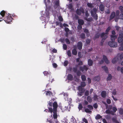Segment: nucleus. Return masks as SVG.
Masks as SVG:
<instances>
[{
    "instance_id": "39",
    "label": "nucleus",
    "mask_w": 123,
    "mask_h": 123,
    "mask_svg": "<svg viewBox=\"0 0 123 123\" xmlns=\"http://www.w3.org/2000/svg\"><path fill=\"white\" fill-rule=\"evenodd\" d=\"M43 74L45 75H46L48 74L50 75L51 74V73L50 72H48L45 71H44L43 73Z\"/></svg>"
},
{
    "instance_id": "38",
    "label": "nucleus",
    "mask_w": 123,
    "mask_h": 123,
    "mask_svg": "<svg viewBox=\"0 0 123 123\" xmlns=\"http://www.w3.org/2000/svg\"><path fill=\"white\" fill-rule=\"evenodd\" d=\"M87 6L90 8H92L93 7L92 5V4L91 3H87Z\"/></svg>"
},
{
    "instance_id": "35",
    "label": "nucleus",
    "mask_w": 123,
    "mask_h": 123,
    "mask_svg": "<svg viewBox=\"0 0 123 123\" xmlns=\"http://www.w3.org/2000/svg\"><path fill=\"white\" fill-rule=\"evenodd\" d=\"M85 19L87 21L91 22L92 20V18H88L87 17Z\"/></svg>"
},
{
    "instance_id": "48",
    "label": "nucleus",
    "mask_w": 123,
    "mask_h": 123,
    "mask_svg": "<svg viewBox=\"0 0 123 123\" xmlns=\"http://www.w3.org/2000/svg\"><path fill=\"white\" fill-rule=\"evenodd\" d=\"M67 55L69 56H71V51L70 50H68L67 52Z\"/></svg>"
},
{
    "instance_id": "42",
    "label": "nucleus",
    "mask_w": 123,
    "mask_h": 123,
    "mask_svg": "<svg viewBox=\"0 0 123 123\" xmlns=\"http://www.w3.org/2000/svg\"><path fill=\"white\" fill-rule=\"evenodd\" d=\"M87 107L91 111L93 109L92 106L91 105H88L87 106Z\"/></svg>"
},
{
    "instance_id": "37",
    "label": "nucleus",
    "mask_w": 123,
    "mask_h": 123,
    "mask_svg": "<svg viewBox=\"0 0 123 123\" xmlns=\"http://www.w3.org/2000/svg\"><path fill=\"white\" fill-rule=\"evenodd\" d=\"M85 111L87 113H90L92 111L88 108H86L85 110Z\"/></svg>"
},
{
    "instance_id": "45",
    "label": "nucleus",
    "mask_w": 123,
    "mask_h": 123,
    "mask_svg": "<svg viewBox=\"0 0 123 123\" xmlns=\"http://www.w3.org/2000/svg\"><path fill=\"white\" fill-rule=\"evenodd\" d=\"M52 93L50 91H47L46 95H52Z\"/></svg>"
},
{
    "instance_id": "2",
    "label": "nucleus",
    "mask_w": 123,
    "mask_h": 123,
    "mask_svg": "<svg viewBox=\"0 0 123 123\" xmlns=\"http://www.w3.org/2000/svg\"><path fill=\"white\" fill-rule=\"evenodd\" d=\"M96 59L99 61V63L100 64L103 63L104 61L106 64H108L110 62L107 59L106 57L104 55H103V58L101 59V61H100V58L98 56L96 57Z\"/></svg>"
},
{
    "instance_id": "59",
    "label": "nucleus",
    "mask_w": 123,
    "mask_h": 123,
    "mask_svg": "<svg viewBox=\"0 0 123 123\" xmlns=\"http://www.w3.org/2000/svg\"><path fill=\"white\" fill-rule=\"evenodd\" d=\"M121 13L119 16V17L120 18L123 19V13Z\"/></svg>"
},
{
    "instance_id": "56",
    "label": "nucleus",
    "mask_w": 123,
    "mask_h": 123,
    "mask_svg": "<svg viewBox=\"0 0 123 123\" xmlns=\"http://www.w3.org/2000/svg\"><path fill=\"white\" fill-rule=\"evenodd\" d=\"M63 48L64 49L66 50L67 48L66 45L65 44H63Z\"/></svg>"
},
{
    "instance_id": "46",
    "label": "nucleus",
    "mask_w": 123,
    "mask_h": 123,
    "mask_svg": "<svg viewBox=\"0 0 123 123\" xmlns=\"http://www.w3.org/2000/svg\"><path fill=\"white\" fill-rule=\"evenodd\" d=\"M58 18L59 20L60 21H63V18L61 16H58Z\"/></svg>"
},
{
    "instance_id": "62",
    "label": "nucleus",
    "mask_w": 123,
    "mask_h": 123,
    "mask_svg": "<svg viewBox=\"0 0 123 123\" xmlns=\"http://www.w3.org/2000/svg\"><path fill=\"white\" fill-rule=\"evenodd\" d=\"M106 102L108 104H109L111 103V100L109 99H107L106 100Z\"/></svg>"
},
{
    "instance_id": "41",
    "label": "nucleus",
    "mask_w": 123,
    "mask_h": 123,
    "mask_svg": "<svg viewBox=\"0 0 123 123\" xmlns=\"http://www.w3.org/2000/svg\"><path fill=\"white\" fill-rule=\"evenodd\" d=\"M68 9H71L72 10V9L73 6L72 5L70 4H69L68 6Z\"/></svg>"
},
{
    "instance_id": "23",
    "label": "nucleus",
    "mask_w": 123,
    "mask_h": 123,
    "mask_svg": "<svg viewBox=\"0 0 123 123\" xmlns=\"http://www.w3.org/2000/svg\"><path fill=\"white\" fill-rule=\"evenodd\" d=\"M100 10L101 11H103L104 10V6L102 4H101L99 6Z\"/></svg>"
},
{
    "instance_id": "19",
    "label": "nucleus",
    "mask_w": 123,
    "mask_h": 123,
    "mask_svg": "<svg viewBox=\"0 0 123 123\" xmlns=\"http://www.w3.org/2000/svg\"><path fill=\"white\" fill-rule=\"evenodd\" d=\"M101 95L102 97L104 98L106 96V92L105 91H102L101 93Z\"/></svg>"
},
{
    "instance_id": "25",
    "label": "nucleus",
    "mask_w": 123,
    "mask_h": 123,
    "mask_svg": "<svg viewBox=\"0 0 123 123\" xmlns=\"http://www.w3.org/2000/svg\"><path fill=\"white\" fill-rule=\"evenodd\" d=\"M102 68L104 70L106 73H108V68L104 66L102 67Z\"/></svg>"
},
{
    "instance_id": "50",
    "label": "nucleus",
    "mask_w": 123,
    "mask_h": 123,
    "mask_svg": "<svg viewBox=\"0 0 123 123\" xmlns=\"http://www.w3.org/2000/svg\"><path fill=\"white\" fill-rule=\"evenodd\" d=\"M78 108L79 110H81L82 108V106L81 104H80L79 105Z\"/></svg>"
},
{
    "instance_id": "49",
    "label": "nucleus",
    "mask_w": 123,
    "mask_h": 123,
    "mask_svg": "<svg viewBox=\"0 0 123 123\" xmlns=\"http://www.w3.org/2000/svg\"><path fill=\"white\" fill-rule=\"evenodd\" d=\"M93 99L94 100H96L98 99V96L96 95H94L93 96Z\"/></svg>"
},
{
    "instance_id": "18",
    "label": "nucleus",
    "mask_w": 123,
    "mask_h": 123,
    "mask_svg": "<svg viewBox=\"0 0 123 123\" xmlns=\"http://www.w3.org/2000/svg\"><path fill=\"white\" fill-rule=\"evenodd\" d=\"M68 79L70 80H72L73 79V76L71 74H69L67 76Z\"/></svg>"
},
{
    "instance_id": "58",
    "label": "nucleus",
    "mask_w": 123,
    "mask_h": 123,
    "mask_svg": "<svg viewBox=\"0 0 123 123\" xmlns=\"http://www.w3.org/2000/svg\"><path fill=\"white\" fill-rule=\"evenodd\" d=\"M99 34L98 33H97L95 35V38H98L99 37Z\"/></svg>"
},
{
    "instance_id": "1",
    "label": "nucleus",
    "mask_w": 123,
    "mask_h": 123,
    "mask_svg": "<svg viewBox=\"0 0 123 123\" xmlns=\"http://www.w3.org/2000/svg\"><path fill=\"white\" fill-rule=\"evenodd\" d=\"M53 117L54 119V121L55 122V123H59L57 119V113L56 108L57 107V105L56 102H54L53 104Z\"/></svg>"
},
{
    "instance_id": "8",
    "label": "nucleus",
    "mask_w": 123,
    "mask_h": 123,
    "mask_svg": "<svg viewBox=\"0 0 123 123\" xmlns=\"http://www.w3.org/2000/svg\"><path fill=\"white\" fill-rule=\"evenodd\" d=\"M123 33H121L119 34V36L118 38V42L119 43H121L123 41ZM121 46H123V42L121 43Z\"/></svg>"
},
{
    "instance_id": "6",
    "label": "nucleus",
    "mask_w": 123,
    "mask_h": 123,
    "mask_svg": "<svg viewBox=\"0 0 123 123\" xmlns=\"http://www.w3.org/2000/svg\"><path fill=\"white\" fill-rule=\"evenodd\" d=\"M42 12L43 14H42V16L40 17V19H42V18H43V19H45L46 18H47V20H48V18H49V12L47 10L46 11L44 14L43 13L44 12L43 11Z\"/></svg>"
},
{
    "instance_id": "47",
    "label": "nucleus",
    "mask_w": 123,
    "mask_h": 123,
    "mask_svg": "<svg viewBox=\"0 0 123 123\" xmlns=\"http://www.w3.org/2000/svg\"><path fill=\"white\" fill-rule=\"evenodd\" d=\"M119 9L121 11V13H123V7L122 6H120L119 7Z\"/></svg>"
},
{
    "instance_id": "55",
    "label": "nucleus",
    "mask_w": 123,
    "mask_h": 123,
    "mask_svg": "<svg viewBox=\"0 0 123 123\" xmlns=\"http://www.w3.org/2000/svg\"><path fill=\"white\" fill-rule=\"evenodd\" d=\"M81 25H78L77 28L78 29L80 30L82 29V26H81Z\"/></svg>"
},
{
    "instance_id": "44",
    "label": "nucleus",
    "mask_w": 123,
    "mask_h": 123,
    "mask_svg": "<svg viewBox=\"0 0 123 123\" xmlns=\"http://www.w3.org/2000/svg\"><path fill=\"white\" fill-rule=\"evenodd\" d=\"M119 113L121 114H123V110L122 109L120 108L119 110Z\"/></svg>"
},
{
    "instance_id": "27",
    "label": "nucleus",
    "mask_w": 123,
    "mask_h": 123,
    "mask_svg": "<svg viewBox=\"0 0 123 123\" xmlns=\"http://www.w3.org/2000/svg\"><path fill=\"white\" fill-rule=\"evenodd\" d=\"M88 63L89 66H91L93 63V61L91 59H89L88 61Z\"/></svg>"
},
{
    "instance_id": "10",
    "label": "nucleus",
    "mask_w": 123,
    "mask_h": 123,
    "mask_svg": "<svg viewBox=\"0 0 123 123\" xmlns=\"http://www.w3.org/2000/svg\"><path fill=\"white\" fill-rule=\"evenodd\" d=\"M10 15V14L8 15L7 17H6V18H7L6 20L5 19V20H4L7 23L10 24L11 23V22L12 21V18L11 16Z\"/></svg>"
},
{
    "instance_id": "12",
    "label": "nucleus",
    "mask_w": 123,
    "mask_h": 123,
    "mask_svg": "<svg viewBox=\"0 0 123 123\" xmlns=\"http://www.w3.org/2000/svg\"><path fill=\"white\" fill-rule=\"evenodd\" d=\"M76 13L78 15H81V13H84V10L82 8H80V9H77L76 10Z\"/></svg>"
},
{
    "instance_id": "22",
    "label": "nucleus",
    "mask_w": 123,
    "mask_h": 123,
    "mask_svg": "<svg viewBox=\"0 0 123 123\" xmlns=\"http://www.w3.org/2000/svg\"><path fill=\"white\" fill-rule=\"evenodd\" d=\"M78 22L79 25H83L84 23V21L83 20L81 19H78Z\"/></svg>"
},
{
    "instance_id": "61",
    "label": "nucleus",
    "mask_w": 123,
    "mask_h": 123,
    "mask_svg": "<svg viewBox=\"0 0 123 123\" xmlns=\"http://www.w3.org/2000/svg\"><path fill=\"white\" fill-rule=\"evenodd\" d=\"M83 121L85 123H88V122L87 120L85 118H84L83 119Z\"/></svg>"
},
{
    "instance_id": "32",
    "label": "nucleus",
    "mask_w": 123,
    "mask_h": 123,
    "mask_svg": "<svg viewBox=\"0 0 123 123\" xmlns=\"http://www.w3.org/2000/svg\"><path fill=\"white\" fill-rule=\"evenodd\" d=\"M87 100L90 103L92 101V99L90 96H88L87 97Z\"/></svg>"
},
{
    "instance_id": "31",
    "label": "nucleus",
    "mask_w": 123,
    "mask_h": 123,
    "mask_svg": "<svg viewBox=\"0 0 123 123\" xmlns=\"http://www.w3.org/2000/svg\"><path fill=\"white\" fill-rule=\"evenodd\" d=\"M72 53L73 54L76 55L77 54V52L76 49H74L72 50Z\"/></svg>"
},
{
    "instance_id": "14",
    "label": "nucleus",
    "mask_w": 123,
    "mask_h": 123,
    "mask_svg": "<svg viewBox=\"0 0 123 123\" xmlns=\"http://www.w3.org/2000/svg\"><path fill=\"white\" fill-rule=\"evenodd\" d=\"M116 16L115 15V13L114 12H112L111 13V14L110 16V17L109 20H111L114 18Z\"/></svg>"
},
{
    "instance_id": "3",
    "label": "nucleus",
    "mask_w": 123,
    "mask_h": 123,
    "mask_svg": "<svg viewBox=\"0 0 123 123\" xmlns=\"http://www.w3.org/2000/svg\"><path fill=\"white\" fill-rule=\"evenodd\" d=\"M111 29V27H108L106 30L105 33H103L100 36L102 38V41L103 42V40H105L108 37L107 35H105L107 34H108V32Z\"/></svg>"
},
{
    "instance_id": "51",
    "label": "nucleus",
    "mask_w": 123,
    "mask_h": 123,
    "mask_svg": "<svg viewBox=\"0 0 123 123\" xmlns=\"http://www.w3.org/2000/svg\"><path fill=\"white\" fill-rule=\"evenodd\" d=\"M95 109H97L98 107V105L97 103H95L93 105Z\"/></svg>"
},
{
    "instance_id": "52",
    "label": "nucleus",
    "mask_w": 123,
    "mask_h": 123,
    "mask_svg": "<svg viewBox=\"0 0 123 123\" xmlns=\"http://www.w3.org/2000/svg\"><path fill=\"white\" fill-rule=\"evenodd\" d=\"M119 14V11L118 10H117L116 12V16H118Z\"/></svg>"
},
{
    "instance_id": "54",
    "label": "nucleus",
    "mask_w": 123,
    "mask_h": 123,
    "mask_svg": "<svg viewBox=\"0 0 123 123\" xmlns=\"http://www.w3.org/2000/svg\"><path fill=\"white\" fill-rule=\"evenodd\" d=\"M66 42L68 44H69L70 43L69 40L68 38H66L65 40Z\"/></svg>"
},
{
    "instance_id": "64",
    "label": "nucleus",
    "mask_w": 123,
    "mask_h": 123,
    "mask_svg": "<svg viewBox=\"0 0 123 123\" xmlns=\"http://www.w3.org/2000/svg\"><path fill=\"white\" fill-rule=\"evenodd\" d=\"M89 94V91L87 90H86L85 92V95L86 96H87Z\"/></svg>"
},
{
    "instance_id": "28",
    "label": "nucleus",
    "mask_w": 123,
    "mask_h": 123,
    "mask_svg": "<svg viewBox=\"0 0 123 123\" xmlns=\"http://www.w3.org/2000/svg\"><path fill=\"white\" fill-rule=\"evenodd\" d=\"M112 78V76L111 74H109L108 75V76L107 78V81H110L111 80Z\"/></svg>"
},
{
    "instance_id": "33",
    "label": "nucleus",
    "mask_w": 123,
    "mask_h": 123,
    "mask_svg": "<svg viewBox=\"0 0 123 123\" xmlns=\"http://www.w3.org/2000/svg\"><path fill=\"white\" fill-rule=\"evenodd\" d=\"M81 78L83 81H85L86 79L85 76L84 75H82L81 76Z\"/></svg>"
},
{
    "instance_id": "24",
    "label": "nucleus",
    "mask_w": 123,
    "mask_h": 123,
    "mask_svg": "<svg viewBox=\"0 0 123 123\" xmlns=\"http://www.w3.org/2000/svg\"><path fill=\"white\" fill-rule=\"evenodd\" d=\"M63 96H64V98L66 100H68V94L67 93H65L63 94Z\"/></svg>"
},
{
    "instance_id": "17",
    "label": "nucleus",
    "mask_w": 123,
    "mask_h": 123,
    "mask_svg": "<svg viewBox=\"0 0 123 123\" xmlns=\"http://www.w3.org/2000/svg\"><path fill=\"white\" fill-rule=\"evenodd\" d=\"M111 39L112 42H115V39L117 38V36L116 35H111Z\"/></svg>"
},
{
    "instance_id": "9",
    "label": "nucleus",
    "mask_w": 123,
    "mask_h": 123,
    "mask_svg": "<svg viewBox=\"0 0 123 123\" xmlns=\"http://www.w3.org/2000/svg\"><path fill=\"white\" fill-rule=\"evenodd\" d=\"M109 45L111 47L116 48L117 46V44L115 42L110 41L108 43Z\"/></svg>"
},
{
    "instance_id": "15",
    "label": "nucleus",
    "mask_w": 123,
    "mask_h": 123,
    "mask_svg": "<svg viewBox=\"0 0 123 123\" xmlns=\"http://www.w3.org/2000/svg\"><path fill=\"white\" fill-rule=\"evenodd\" d=\"M82 44L81 42H79L77 43V47L79 50H81L82 48Z\"/></svg>"
},
{
    "instance_id": "57",
    "label": "nucleus",
    "mask_w": 123,
    "mask_h": 123,
    "mask_svg": "<svg viewBox=\"0 0 123 123\" xmlns=\"http://www.w3.org/2000/svg\"><path fill=\"white\" fill-rule=\"evenodd\" d=\"M80 37L81 38H84L85 37V35L84 33H82L80 35Z\"/></svg>"
},
{
    "instance_id": "20",
    "label": "nucleus",
    "mask_w": 123,
    "mask_h": 123,
    "mask_svg": "<svg viewBox=\"0 0 123 123\" xmlns=\"http://www.w3.org/2000/svg\"><path fill=\"white\" fill-rule=\"evenodd\" d=\"M105 112L107 114H111L112 115H114V113L112 112V111H110L109 110H107L105 111Z\"/></svg>"
},
{
    "instance_id": "7",
    "label": "nucleus",
    "mask_w": 123,
    "mask_h": 123,
    "mask_svg": "<svg viewBox=\"0 0 123 123\" xmlns=\"http://www.w3.org/2000/svg\"><path fill=\"white\" fill-rule=\"evenodd\" d=\"M78 90L79 92H78V95L80 96H81L82 95V93L85 91V90L84 88H82L80 86H79L78 87Z\"/></svg>"
},
{
    "instance_id": "43",
    "label": "nucleus",
    "mask_w": 123,
    "mask_h": 123,
    "mask_svg": "<svg viewBox=\"0 0 123 123\" xmlns=\"http://www.w3.org/2000/svg\"><path fill=\"white\" fill-rule=\"evenodd\" d=\"M68 62L67 61H65L63 65L64 66H66L68 64Z\"/></svg>"
},
{
    "instance_id": "29",
    "label": "nucleus",
    "mask_w": 123,
    "mask_h": 123,
    "mask_svg": "<svg viewBox=\"0 0 123 123\" xmlns=\"http://www.w3.org/2000/svg\"><path fill=\"white\" fill-rule=\"evenodd\" d=\"M112 121L116 123H119V122H118L117 119V118L116 117H113L112 119Z\"/></svg>"
},
{
    "instance_id": "60",
    "label": "nucleus",
    "mask_w": 123,
    "mask_h": 123,
    "mask_svg": "<svg viewBox=\"0 0 123 123\" xmlns=\"http://www.w3.org/2000/svg\"><path fill=\"white\" fill-rule=\"evenodd\" d=\"M90 42V40L89 39H87L86 40V43L87 44H89Z\"/></svg>"
},
{
    "instance_id": "40",
    "label": "nucleus",
    "mask_w": 123,
    "mask_h": 123,
    "mask_svg": "<svg viewBox=\"0 0 123 123\" xmlns=\"http://www.w3.org/2000/svg\"><path fill=\"white\" fill-rule=\"evenodd\" d=\"M86 85V84L85 82H82L81 83V87L82 88V87H85Z\"/></svg>"
},
{
    "instance_id": "36",
    "label": "nucleus",
    "mask_w": 123,
    "mask_h": 123,
    "mask_svg": "<svg viewBox=\"0 0 123 123\" xmlns=\"http://www.w3.org/2000/svg\"><path fill=\"white\" fill-rule=\"evenodd\" d=\"M102 118V117L99 115L98 114L95 117V118L97 120L99 119Z\"/></svg>"
},
{
    "instance_id": "63",
    "label": "nucleus",
    "mask_w": 123,
    "mask_h": 123,
    "mask_svg": "<svg viewBox=\"0 0 123 123\" xmlns=\"http://www.w3.org/2000/svg\"><path fill=\"white\" fill-rule=\"evenodd\" d=\"M112 94L113 95H115L116 94V91L115 89H114L112 91Z\"/></svg>"
},
{
    "instance_id": "34",
    "label": "nucleus",
    "mask_w": 123,
    "mask_h": 123,
    "mask_svg": "<svg viewBox=\"0 0 123 123\" xmlns=\"http://www.w3.org/2000/svg\"><path fill=\"white\" fill-rule=\"evenodd\" d=\"M100 79V77L99 76H97L94 78L93 80L95 81H98Z\"/></svg>"
},
{
    "instance_id": "16",
    "label": "nucleus",
    "mask_w": 123,
    "mask_h": 123,
    "mask_svg": "<svg viewBox=\"0 0 123 123\" xmlns=\"http://www.w3.org/2000/svg\"><path fill=\"white\" fill-rule=\"evenodd\" d=\"M73 71L75 72H77V75L79 76L81 74V73L79 71H77V69L76 68H74L73 69Z\"/></svg>"
},
{
    "instance_id": "21",
    "label": "nucleus",
    "mask_w": 123,
    "mask_h": 123,
    "mask_svg": "<svg viewBox=\"0 0 123 123\" xmlns=\"http://www.w3.org/2000/svg\"><path fill=\"white\" fill-rule=\"evenodd\" d=\"M59 0H56L55 2V7L56 8L59 6Z\"/></svg>"
},
{
    "instance_id": "5",
    "label": "nucleus",
    "mask_w": 123,
    "mask_h": 123,
    "mask_svg": "<svg viewBox=\"0 0 123 123\" xmlns=\"http://www.w3.org/2000/svg\"><path fill=\"white\" fill-rule=\"evenodd\" d=\"M122 53H118L117 56L114 58L112 60V62L113 63H115L117 61H121L123 60V59H121L120 57Z\"/></svg>"
},
{
    "instance_id": "11",
    "label": "nucleus",
    "mask_w": 123,
    "mask_h": 123,
    "mask_svg": "<svg viewBox=\"0 0 123 123\" xmlns=\"http://www.w3.org/2000/svg\"><path fill=\"white\" fill-rule=\"evenodd\" d=\"M88 69V67L87 65H84L83 67H80V69L81 71L83 73H84Z\"/></svg>"
},
{
    "instance_id": "4",
    "label": "nucleus",
    "mask_w": 123,
    "mask_h": 123,
    "mask_svg": "<svg viewBox=\"0 0 123 123\" xmlns=\"http://www.w3.org/2000/svg\"><path fill=\"white\" fill-rule=\"evenodd\" d=\"M97 10L96 9L93 8V9L91 11V16L93 17L96 20L98 19V16L96 13Z\"/></svg>"
},
{
    "instance_id": "30",
    "label": "nucleus",
    "mask_w": 123,
    "mask_h": 123,
    "mask_svg": "<svg viewBox=\"0 0 123 123\" xmlns=\"http://www.w3.org/2000/svg\"><path fill=\"white\" fill-rule=\"evenodd\" d=\"M50 0H44V1L45 4L46 6L47 7L48 4L50 2Z\"/></svg>"
},
{
    "instance_id": "13",
    "label": "nucleus",
    "mask_w": 123,
    "mask_h": 123,
    "mask_svg": "<svg viewBox=\"0 0 123 123\" xmlns=\"http://www.w3.org/2000/svg\"><path fill=\"white\" fill-rule=\"evenodd\" d=\"M52 102L51 101H50L49 102V106L48 107H49V112H50L52 114L53 112V110L52 108L50 107H51L52 105V103H51ZM51 116L52 117V114L51 115Z\"/></svg>"
},
{
    "instance_id": "26",
    "label": "nucleus",
    "mask_w": 123,
    "mask_h": 123,
    "mask_svg": "<svg viewBox=\"0 0 123 123\" xmlns=\"http://www.w3.org/2000/svg\"><path fill=\"white\" fill-rule=\"evenodd\" d=\"M5 12L3 10L0 13V15L1 16V17H0V19H1L4 16Z\"/></svg>"
},
{
    "instance_id": "53",
    "label": "nucleus",
    "mask_w": 123,
    "mask_h": 123,
    "mask_svg": "<svg viewBox=\"0 0 123 123\" xmlns=\"http://www.w3.org/2000/svg\"><path fill=\"white\" fill-rule=\"evenodd\" d=\"M112 110L113 112V113H114L116 111H117V109L116 107H113L112 108Z\"/></svg>"
}]
</instances>
